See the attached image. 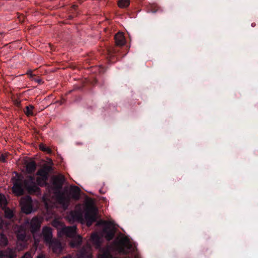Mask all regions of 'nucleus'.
Returning a JSON list of instances; mask_svg holds the SVG:
<instances>
[{
  "label": "nucleus",
  "mask_w": 258,
  "mask_h": 258,
  "mask_svg": "<svg viewBox=\"0 0 258 258\" xmlns=\"http://www.w3.org/2000/svg\"><path fill=\"white\" fill-rule=\"evenodd\" d=\"M14 181L12 190L17 196H21L24 194L25 189L31 195H38L40 194L41 190L38 186L43 187L48 184L47 179L38 177L36 179L33 175H28L26 179L19 176L17 178H14Z\"/></svg>",
  "instance_id": "1"
},
{
  "label": "nucleus",
  "mask_w": 258,
  "mask_h": 258,
  "mask_svg": "<svg viewBox=\"0 0 258 258\" xmlns=\"http://www.w3.org/2000/svg\"><path fill=\"white\" fill-rule=\"evenodd\" d=\"M115 46L114 47H107L106 49V55L109 63H114L119 58L123 57L125 54H122L120 47L123 46L125 43V37L121 32H118L114 36Z\"/></svg>",
  "instance_id": "2"
},
{
  "label": "nucleus",
  "mask_w": 258,
  "mask_h": 258,
  "mask_svg": "<svg viewBox=\"0 0 258 258\" xmlns=\"http://www.w3.org/2000/svg\"><path fill=\"white\" fill-rule=\"evenodd\" d=\"M77 227L75 226L63 227L58 232L59 236H66L72 238L70 242L71 247L75 248L81 246L82 244V237L77 235Z\"/></svg>",
  "instance_id": "3"
},
{
  "label": "nucleus",
  "mask_w": 258,
  "mask_h": 258,
  "mask_svg": "<svg viewBox=\"0 0 258 258\" xmlns=\"http://www.w3.org/2000/svg\"><path fill=\"white\" fill-rule=\"evenodd\" d=\"M98 218V210L93 205L87 206L85 210L84 219L87 226L89 227L95 222Z\"/></svg>",
  "instance_id": "4"
},
{
  "label": "nucleus",
  "mask_w": 258,
  "mask_h": 258,
  "mask_svg": "<svg viewBox=\"0 0 258 258\" xmlns=\"http://www.w3.org/2000/svg\"><path fill=\"white\" fill-rule=\"evenodd\" d=\"M41 222V220L38 217H33L30 221H27V226L33 235L39 231Z\"/></svg>",
  "instance_id": "5"
},
{
  "label": "nucleus",
  "mask_w": 258,
  "mask_h": 258,
  "mask_svg": "<svg viewBox=\"0 0 258 258\" xmlns=\"http://www.w3.org/2000/svg\"><path fill=\"white\" fill-rule=\"evenodd\" d=\"M22 210L26 214H30L33 211V201L31 197L28 196L23 198L21 201Z\"/></svg>",
  "instance_id": "6"
},
{
  "label": "nucleus",
  "mask_w": 258,
  "mask_h": 258,
  "mask_svg": "<svg viewBox=\"0 0 258 258\" xmlns=\"http://www.w3.org/2000/svg\"><path fill=\"white\" fill-rule=\"evenodd\" d=\"M18 239V244L21 246L22 248H25L28 244V240L29 239L28 236L26 234V230H23L22 228H20L17 234Z\"/></svg>",
  "instance_id": "7"
},
{
  "label": "nucleus",
  "mask_w": 258,
  "mask_h": 258,
  "mask_svg": "<svg viewBox=\"0 0 258 258\" xmlns=\"http://www.w3.org/2000/svg\"><path fill=\"white\" fill-rule=\"evenodd\" d=\"M7 201L4 195L0 194V207L5 211V215L6 218L8 219H12L14 216V213L12 210L7 208Z\"/></svg>",
  "instance_id": "8"
},
{
  "label": "nucleus",
  "mask_w": 258,
  "mask_h": 258,
  "mask_svg": "<svg viewBox=\"0 0 258 258\" xmlns=\"http://www.w3.org/2000/svg\"><path fill=\"white\" fill-rule=\"evenodd\" d=\"M52 170L51 166L44 164L40 169L38 170L36 175L42 177L44 179H48L49 174Z\"/></svg>",
  "instance_id": "9"
},
{
  "label": "nucleus",
  "mask_w": 258,
  "mask_h": 258,
  "mask_svg": "<svg viewBox=\"0 0 258 258\" xmlns=\"http://www.w3.org/2000/svg\"><path fill=\"white\" fill-rule=\"evenodd\" d=\"M57 199L58 202L62 206L64 210L69 207L70 202V198L66 196L63 192H59L58 193Z\"/></svg>",
  "instance_id": "10"
},
{
  "label": "nucleus",
  "mask_w": 258,
  "mask_h": 258,
  "mask_svg": "<svg viewBox=\"0 0 258 258\" xmlns=\"http://www.w3.org/2000/svg\"><path fill=\"white\" fill-rule=\"evenodd\" d=\"M64 182L63 177L56 176L55 177L52 182V185L54 189L56 191L61 192L60 190L62 188Z\"/></svg>",
  "instance_id": "11"
},
{
  "label": "nucleus",
  "mask_w": 258,
  "mask_h": 258,
  "mask_svg": "<svg viewBox=\"0 0 258 258\" xmlns=\"http://www.w3.org/2000/svg\"><path fill=\"white\" fill-rule=\"evenodd\" d=\"M43 238L45 242L49 243L53 240L52 229L49 227H44L42 233Z\"/></svg>",
  "instance_id": "12"
},
{
  "label": "nucleus",
  "mask_w": 258,
  "mask_h": 258,
  "mask_svg": "<svg viewBox=\"0 0 258 258\" xmlns=\"http://www.w3.org/2000/svg\"><path fill=\"white\" fill-rule=\"evenodd\" d=\"M16 251L11 248L6 250H0V258H16Z\"/></svg>",
  "instance_id": "13"
},
{
  "label": "nucleus",
  "mask_w": 258,
  "mask_h": 258,
  "mask_svg": "<svg viewBox=\"0 0 258 258\" xmlns=\"http://www.w3.org/2000/svg\"><path fill=\"white\" fill-rule=\"evenodd\" d=\"M49 244V247L52 249L54 253H59L61 252L62 247L60 242L53 240Z\"/></svg>",
  "instance_id": "14"
},
{
  "label": "nucleus",
  "mask_w": 258,
  "mask_h": 258,
  "mask_svg": "<svg viewBox=\"0 0 258 258\" xmlns=\"http://www.w3.org/2000/svg\"><path fill=\"white\" fill-rule=\"evenodd\" d=\"M37 165L34 161L27 162L26 165L27 172L29 174H33L36 169Z\"/></svg>",
  "instance_id": "15"
},
{
  "label": "nucleus",
  "mask_w": 258,
  "mask_h": 258,
  "mask_svg": "<svg viewBox=\"0 0 258 258\" xmlns=\"http://www.w3.org/2000/svg\"><path fill=\"white\" fill-rule=\"evenodd\" d=\"M70 193L73 199L78 200L80 197V189L78 186H73L71 188Z\"/></svg>",
  "instance_id": "16"
},
{
  "label": "nucleus",
  "mask_w": 258,
  "mask_h": 258,
  "mask_svg": "<svg viewBox=\"0 0 258 258\" xmlns=\"http://www.w3.org/2000/svg\"><path fill=\"white\" fill-rule=\"evenodd\" d=\"M103 232L107 240H110L113 239L114 233L112 230L109 229L108 227H105L103 229Z\"/></svg>",
  "instance_id": "17"
},
{
  "label": "nucleus",
  "mask_w": 258,
  "mask_h": 258,
  "mask_svg": "<svg viewBox=\"0 0 258 258\" xmlns=\"http://www.w3.org/2000/svg\"><path fill=\"white\" fill-rule=\"evenodd\" d=\"M70 216L74 220H80L82 219V214L81 212L72 211L70 213Z\"/></svg>",
  "instance_id": "18"
},
{
  "label": "nucleus",
  "mask_w": 258,
  "mask_h": 258,
  "mask_svg": "<svg viewBox=\"0 0 258 258\" xmlns=\"http://www.w3.org/2000/svg\"><path fill=\"white\" fill-rule=\"evenodd\" d=\"M91 239L95 244L99 245L100 243V238L97 233H93L91 236Z\"/></svg>",
  "instance_id": "19"
},
{
  "label": "nucleus",
  "mask_w": 258,
  "mask_h": 258,
  "mask_svg": "<svg viewBox=\"0 0 258 258\" xmlns=\"http://www.w3.org/2000/svg\"><path fill=\"white\" fill-rule=\"evenodd\" d=\"M34 108V107L32 105H29V106H27L26 107V110H24L25 113L27 116H33V110Z\"/></svg>",
  "instance_id": "20"
},
{
  "label": "nucleus",
  "mask_w": 258,
  "mask_h": 258,
  "mask_svg": "<svg viewBox=\"0 0 258 258\" xmlns=\"http://www.w3.org/2000/svg\"><path fill=\"white\" fill-rule=\"evenodd\" d=\"M130 4V0H119L118 2V6L121 8H127Z\"/></svg>",
  "instance_id": "21"
},
{
  "label": "nucleus",
  "mask_w": 258,
  "mask_h": 258,
  "mask_svg": "<svg viewBox=\"0 0 258 258\" xmlns=\"http://www.w3.org/2000/svg\"><path fill=\"white\" fill-rule=\"evenodd\" d=\"M100 258H118L116 256H113L108 250H104L101 254L100 255Z\"/></svg>",
  "instance_id": "22"
},
{
  "label": "nucleus",
  "mask_w": 258,
  "mask_h": 258,
  "mask_svg": "<svg viewBox=\"0 0 258 258\" xmlns=\"http://www.w3.org/2000/svg\"><path fill=\"white\" fill-rule=\"evenodd\" d=\"M77 6L76 5H73L70 9V12L72 13L68 17L70 19H72L75 16H77Z\"/></svg>",
  "instance_id": "23"
},
{
  "label": "nucleus",
  "mask_w": 258,
  "mask_h": 258,
  "mask_svg": "<svg viewBox=\"0 0 258 258\" xmlns=\"http://www.w3.org/2000/svg\"><path fill=\"white\" fill-rule=\"evenodd\" d=\"M39 147L40 149L43 152H46L49 154L51 153V150L44 144H41Z\"/></svg>",
  "instance_id": "24"
},
{
  "label": "nucleus",
  "mask_w": 258,
  "mask_h": 258,
  "mask_svg": "<svg viewBox=\"0 0 258 258\" xmlns=\"http://www.w3.org/2000/svg\"><path fill=\"white\" fill-rule=\"evenodd\" d=\"M8 239L7 237L3 234L1 235L0 239V244L3 246H6L8 244Z\"/></svg>",
  "instance_id": "25"
},
{
  "label": "nucleus",
  "mask_w": 258,
  "mask_h": 258,
  "mask_svg": "<svg viewBox=\"0 0 258 258\" xmlns=\"http://www.w3.org/2000/svg\"><path fill=\"white\" fill-rule=\"evenodd\" d=\"M21 258H32V253L30 251H27ZM37 258H45L43 256H38Z\"/></svg>",
  "instance_id": "26"
},
{
  "label": "nucleus",
  "mask_w": 258,
  "mask_h": 258,
  "mask_svg": "<svg viewBox=\"0 0 258 258\" xmlns=\"http://www.w3.org/2000/svg\"><path fill=\"white\" fill-rule=\"evenodd\" d=\"M150 10L152 13H155L158 11V7L156 5H152Z\"/></svg>",
  "instance_id": "27"
},
{
  "label": "nucleus",
  "mask_w": 258,
  "mask_h": 258,
  "mask_svg": "<svg viewBox=\"0 0 258 258\" xmlns=\"http://www.w3.org/2000/svg\"><path fill=\"white\" fill-rule=\"evenodd\" d=\"M14 104L18 107H20L21 105V101L18 99H15L14 100Z\"/></svg>",
  "instance_id": "28"
},
{
  "label": "nucleus",
  "mask_w": 258,
  "mask_h": 258,
  "mask_svg": "<svg viewBox=\"0 0 258 258\" xmlns=\"http://www.w3.org/2000/svg\"><path fill=\"white\" fill-rule=\"evenodd\" d=\"M0 161L2 162H6V157L4 155L2 154L0 156Z\"/></svg>",
  "instance_id": "29"
},
{
  "label": "nucleus",
  "mask_w": 258,
  "mask_h": 258,
  "mask_svg": "<svg viewBox=\"0 0 258 258\" xmlns=\"http://www.w3.org/2000/svg\"><path fill=\"white\" fill-rule=\"evenodd\" d=\"M118 250H119V252H121V253H125V249H124V247H122V246H119Z\"/></svg>",
  "instance_id": "30"
},
{
  "label": "nucleus",
  "mask_w": 258,
  "mask_h": 258,
  "mask_svg": "<svg viewBox=\"0 0 258 258\" xmlns=\"http://www.w3.org/2000/svg\"><path fill=\"white\" fill-rule=\"evenodd\" d=\"M105 223V222L104 221H103V220H100L99 221L97 222V225H103L104 224V223Z\"/></svg>",
  "instance_id": "31"
},
{
  "label": "nucleus",
  "mask_w": 258,
  "mask_h": 258,
  "mask_svg": "<svg viewBox=\"0 0 258 258\" xmlns=\"http://www.w3.org/2000/svg\"><path fill=\"white\" fill-rule=\"evenodd\" d=\"M36 81L37 82H38L39 84H41L42 82V80H41V79H37V80H36Z\"/></svg>",
  "instance_id": "32"
},
{
  "label": "nucleus",
  "mask_w": 258,
  "mask_h": 258,
  "mask_svg": "<svg viewBox=\"0 0 258 258\" xmlns=\"http://www.w3.org/2000/svg\"><path fill=\"white\" fill-rule=\"evenodd\" d=\"M59 222L58 221H54V222H53V225L54 226H55L56 224H59Z\"/></svg>",
  "instance_id": "33"
},
{
  "label": "nucleus",
  "mask_w": 258,
  "mask_h": 258,
  "mask_svg": "<svg viewBox=\"0 0 258 258\" xmlns=\"http://www.w3.org/2000/svg\"><path fill=\"white\" fill-rule=\"evenodd\" d=\"M251 25V26L252 27H254L255 26V23H252Z\"/></svg>",
  "instance_id": "34"
}]
</instances>
